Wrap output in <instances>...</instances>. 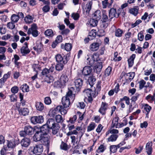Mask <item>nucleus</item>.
I'll use <instances>...</instances> for the list:
<instances>
[{
  "label": "nucleus",
  "mask_w": 155,
  "mask_h": 155,
  "mask_svg": "<svg viewBox=\"0 0 155 155\" xmlns=\"http://www.w3.org/2000/svg\"><path fill=\"white\" fill-rule=\"evenodd\" d=\"M11 20L14 23H16L19 19V17L17 15L13 14L11 17Z\"/></svg>",
  "instance_id": "49530a36"
},
{
  "label": "nucleus",
  "mask_w": 155,
  "mask_h": 155,
  "mask_svg": "<svg viewBox=\"0 0 155 155\" xmlns=\"http://www.w3.org/2000/svg\"><path fill=\"white\" fill-rule=\"evenodd\" d=\"M19 143V141L16 140H7V147L8 149L9 148H13Z\"/></svg>",
  "instance_id": "2eb2a0df"
},
{
  "label": "nucleus",
  "mask_w": 155,
  "mask_h": 155,
  "mask_svg": "<svg viewBox=\"0 0 155 155\" xmlns=\"http://www.w3.org/2000/svg\"><path fill=\"white\" fill-rule=\"evenodd\" d=\"M69 55L68 54L64 55L63 54H58L55 56L56 61L57 63L67 64L69 60Z\"/></svg>",
  "instance_id": "39448f33"
},
{
  "label": "nucleus",
  "mask_w": 155,
  "mask_h": 155,
  "mask_svg": "<svg viewBox=\"0 0 155 155\" xmlns=\"http://www.w3.org/2000/svg\"><path fill=\"white\" fill-rule=\"evenodd\" d=\"M112 69L111 67L110 66L108 67V68L105 70L104 77H107L109 76L111 73Z\"/></svg>",
  "instance_id": "79ce46f5"
},
{
  "label": "nucleus",
  "mask_w": 155,
  "mask_h": 155,
  "mask_svg": "<svg viewBox=\"0 0 155 155\" xmlns=\"http://www.w3.org/2000/svg\"><path fill=\"white\" fill-rule=\"evenodd\" d=\"M30 140L29 138L25 137L21 140V144L22 147H27L30 145Z\"/></svg>",
  "instance_id": "a211bd4d"
},
{
  "label": "nucleus",
  "mask_w": 155,
  "mask_h": 155,
  "mask_svg": "<svg viewBox=\"0 0 155 155\" xmlns=\"http://www.w3.org/2000/svg\"><path fill=\"white\" fill-rule=\"evenodd\" d=\"M71 71L70 70L66 71L64 74H63L61 78H70L71 76Z\"/></svg>",
  "instance_id": "37998d69"
},
{
  "label": "nucleus",
  "mask_w": 155,
  "mask_h": 155,
  "mask_svg": "<svg viewBox=\"0 0 155 155\" xmlns=\"http://www.w3.org/2000/svg\"><path fill=\"white\" fill-rule=\"evenodd\" d=\"M144 109L148 113H149L151 110V107L147 104H145L143 105Z\"/></svg>",
  "instance_id": "4d7b16f0"
},
{
  "label": "nucleus",
  "mask_w": 155,
  "mask_h": 155,
  "mask_svg": "<svg viewBox=\"0 0 155 155\" xmlns=\"http://www.w3.org/2000/svg\"><path fill=\"white\" fill-rule=\"evenodd\" d=\"M96 126V124L94 123L91 122L87 127V131L89 132L94 130Z\"/></svg>",
  "instance_id": "4c0bfd02"
},
{
  "label": "nucleus",
  "mask_w": 155,
  "mask_h": 155,
  "mask_svg": "<svg viewBox=\"0 0 155 155\" xmlns=\"http://www.w3.org/2000/svg\"><path fill=\"white\" fill-rule=\"evenodd\" d=\"M66 64L64 63H57L55 66L56 70L59 71L62 70L64 65Z\"/></svg>",
  "instance_id": "c756f323"
},
{
  "label": "nucleus",
  "mask_w": 155,
  "mask_h": 155,
  "mask_svg": "<svg viewBox=\"0 0 155 155\" xmlns=\"http://www.w3.org/2000/svg\"><path fill=\"white\" fill-rule=\"evenodd\" d=\"M14 22L11 21L8 22L7 25V26L8 28L11 29H13L15 27V25Z\"/></svg>",
  "instance_id": "603ef678"
},
{
  "label": "nucleus",
  "mask_w": 155,
  "mask_h": 155,
  "mask_svg": "<svg viewBox=\"0 0 155 155\" xmlns=\"http://www.w3.org/2000/svg\"><path fill=\"white\" fill-rule=\"evenodd\" d=\"M50 137L49 135H34L33 140L35 142L40 141L41 143L49 148L50 146Z\"/></svg>",
  "instance_id": "7ed1b4c3"
},
{
  "label": "nucleus",
  "mask_w": 155,
  "mask_h": 155,
  "mask_svg": "<svg viewBox=\"0 0 155 155\" xmlns=\"http://www.w3.org/2000/svg\"><path fill=\"white\" fill-rule=\"evenodd\" d=\"M136 57V55L134 54H133L128 59L127 61L129 66L132 67L134 64V60Z\"/></svg>",
  "instance_id": "b1692460"
},
{
  "label": "nucleus",
  "mask_w": 155,
  "mask_h": 155,
  "mask_svg": "<svg viewBox=\"0 0 155 155\" xmlns=\"http://www.w3.org/2000/svg\"><path fill=\"white\" fill-rule=\"evenodd\" d=\"M123 33V31L120 29L118 28L115 31V35L117 37H120L122 36Z\"/></svg>",
  "instance_id": "3c124183"
},
{
  "label": "nucleus",
  "mask_w": 155,
  "mask_h": 155,
  "mask_svg": "<svg viewBox=\"0 0 155 155\" xmlns=\"http://www.w3.org/2000/svg\"><path fill=\"white\" fill-rule=\"evenodd\" d=\"M101 81H98L96 84V89H95L94 91H92L91 89H85L83 91L85 94V98L87 99V100L89 102H91L93 100V97H95L97 95L98 92L101 91Z\"/></svg>",
  "instance_id": "f03ea898"
},
{
  "label": "nucleus",
  "mask_w": 155,
  "mask_h": 155,
  "mask_svg": "<svg viewBox=\"0 0 155 155\" xmlns=\"http://www.w3.org/2000/svg\"><path fill=\"white\" fill-rule=\"evenodd\" d=\"M96 79L95 78H89L87 84H88L91 87H92L94 84Z\"/></svg>",
  "instance_id": "c03bdc74"
},
{
  "label": "nucleus",
  "mask_w": 155,
  "mask_h": 155,
  "mask_svg": "<svg viewBox=\"0 0 155 155\" xmlns=\"http://www.w3.org/2000/svg\"><path fill=\"white\" fill-rule=\"evenodd\" d=\"M106 147L104 144H101L98 147L96 152L99 153H102L106 149Z\"/></svg>",
  "instance_id": "e433bc0d"
},
{
  "label": "nucleus",
  "mask_w": 155,
  "mask_h": 155,
  "mask_svg": "<svg viewBox=\"0 0 155 155\" xmlns=\"http://www.w3.org/2000/svg\"><path fill=\"white\" fill-rule=\"evenodd\" d=\"M102 68V62H100L97 63L94 67V71L92 74V78L101 77V74H100L99 76H98V75L100 74Z\"/></svg>",
  "instance_id": "423d86ee"
},
{
  "label": "nucleus",
  "mask_w": 155,
  "mask_h": 155,
  "mask_svg": "<svg viewBox=\"0 0 155 155\" xmlns=\"http://www.w3.org/2000/svg\"><path fill=\"white\" fill-rule=\"evenodd\" d=\"M43 47L42 44L40 43H37L35 46L33 47V49L37 51H41L42 48Z\"/></svg>",
  "instance_id": "58836bf2"
},
{
  "label": "nucleus",
  "mask_w": 155,
  "mask_h": 155,
  "mask_svg": "<svg viewBox=\"0 0 155 155\" xmlns=\"http://www.w3.org/2000/svg\"><path fill=\"white\" fill-rule=\"evenodd\" d=\"M18 111L20 115L26 116L29 113V110L27 108H18Z\"/></svg>",
  "instance_id": "aec40b11"
},
{
  "label": "nucleus",
  "mask_w": 155,
  "mask_h": 155,
  "mask_svg": "<svg viewBox=\"0 0 155 155\" xmlns=\"http://www.w3.org/2000/svg\"><path fill=\"white\" fill-rule=\"evenodd\" d=\"M96 31L95 30L92 29L89 33L88 36L90 38V39H93L96 37Z\"/></svg>",
  "instance_id": "f704fd0d"
},
{
  "label": "nucleus",
  "mask_w": 155,
  "mask_h": 155,
  "mask_svg": "<svg viewBox=\"0 0 155 155\" xmlns=\"http://www.w3.org/2000/svg\"><path fill=\"white\" fill-rule=\"evenodd\" d=\"M119 119V118L118 117H115L113 119L111 125L112 128L115 127L117 128L118 127L117 126L118 123V121Z\"/></svg>",
  "instance_id": "bb28decb"
},
{
  "label": "nucleus",
  "mask_w": 155,
  "mask_h": 155,
  "mask_svg": "<svg viewBox=\"0 0 155 155\" xmlns=\"http://www.w3.org/2000/svg\"><path fill=\"white\" fill-rule=\"evenodd\" d=\"M142 22V21L138 19L137 20L136 22L134 23H132L131 25V26L132 28H134L135 27H136L138 25H139L140 23Z\"/></svg>",
  "instance_id": "338daca9"
},
{
  "label": "nucleus",
  "mask_w": 155,
  "mask_h": 155,
  "mask_svg": "<svg viewBox=\"0 0 155 155\" xmlns=\"http://www.w3.org/2000/svg\"><path fill=\"white\" fill-rule=\"evenodd\" d=\"M32 67L34 71L36 72V73L31 78H37L38 73L40 71L41 68L39 64H33L32 65Z\"/></svg>",
  "instance_id": "6ab92c4d"
},
{
  "label": "nucleus",
  "mask_w": 155,
  "mask_h": 155,
  "mask_svg": "<svg viewBox=\"0 0 155 155\" xmlns=\"http://www.w3.org/2000/svg\"><path fill=\"white\" fill-rule=\"evenodd\" d=\"M68 90L66 95L62 97L61 101L63 107L66 108L68 107L70 104V98L73 101L75 97V90L73 88H70Z\"/></svg>",
  "instance_id": "f257e3e1"
},
{
  "label": "nucleus",
  "mask_w": 155,
  "mask_h": 155,
  "mask_svg": "<svg viewBox=\"0 0 155 155\" xmlns=\"http://www.w3.org/2000/svg\"><path fill=\"white\" fill-rule=\"evenodd\" d=\"M102 21H110L109 18H108L107 15L106 13L105 10H103L102 11Z\"/></svg>",
  "instance_id": "c9c22d12"
},
{
  "label": "nucleus",
  "mask_w": 155,
  "mask_h": 155,
  "mask_svg": "<svg viewBox=\"0 0 155 155\" xmlns=\"http://www.w3.org/2000/svg\"><path fill=\"white\" fill-rule=\"evenodd\" d=\"M120 14L118 11L117 12L116 9L114 8H111L109 11V18L110 21L114 18H117L119 17Z\"/></svg>",
  "instance_id": "1a4fd4ad"
},
{
  "label": "nucleus",
  "mask_w": 155,
  "mask_h": 155,
  "mask_svg": "<svg viewBox=\"0 0 155 155\" xmlns=\"http://www.w3.org/2000/svg\"><path fill=\"white\" fill-rule=\"evenodd\" d=\"M110 154L111 153H115L117 152V149L116 145H112L110 146Z\"/></svg>",
  "instance_id": "13d9d810"
},
{
  "label": "nucleus",
  "mask_w": 155,
  "mask_h": 155,
  "mask_svg": "<svg viewBox=\"0 0 155 155\" xmlns=\"http://www.w3.org/2000/svg\"><path fill=\"white\" fill-rule=\"evenodd\" d=\"M49 129L46 124L40 127L39 130L35 132L34 135H49Z\"/></svg>",
  "instance_id": "0eeeda50"
},
{
  "label": "nucleus",
  "mask_w": 155,
  "mask_h": 155,
  "mask_svg": "<svg viewBox=\"0 0 155 155\" xmlns=\"http://www.w3.org/2000/svg\"><path fill=\"white\" fill-rule=\"evenodd\" d=\"M44 34L46 36L50 37H52L54 35L52 30L51 29H47L45 32Z\"/></svg>",
  "instance_id": "473e14b6"
},
{
  "label": "nucleus",
  "mask_w": 155,
  "mask_h": 155,
  "mask_svg": "<svg viewBox=\"0 0 155 155\" xmlns=\"http://www.w3.org/2000/svg\"><path fill=\"white\" fill-rule=\"evenodd\" d=\"M20 88L24 92H28L29 91V86L26 84L22 85Z\"/></svg>",
  "instance_id": "a19ab883"
},
{
  "label": "nucleus",
  "mask_w": 155,
  "mask_h": 155,
  "mask_svg": "<svg viewBox=\"0 0 155 155\" xmlns=\"http://www.w3.org/2000/svg\"><path fill=\"white\" fill-rule=\"evenodd\" d=\"M152 144L151 143L148 142L146 144V152L148 155H150L152 152Z\"/></svg>",
  "instance_id": "5701e85b"
},
{
  "label": "nucleus",
  "mask_w": 155,
  "mask_h": 155,
  "mask_svg": "<svg viewBox=\"0 0 155 155\" xmlns=\"http://www.w3.org/2000/svg\"><path fill=\"white\" fill-rule=\"evenodd\" d=\"M118 137V135L117 134H112L108 138H107V142L115 141Z\"/></svg>",
  "instance_id": "7c9ffc66"
},
{
  "label": "nucleus",
  "mask_w": 155,
  "mask_h": 155,
  "mask_svg": "<svg viewBox=\"0 0 155 155\" xmlns=\"http://www.w3.org/2000/svg\"><path fill=\"white\" fill-rule=\"evenodd\" d=\"M93 18L96 20H99L101 18V11L99 10H97L95 11L93 14Z\"/></svg>",
  "instance_id": "a878e982"
},
{
  "label": "nucleus",
  "mask_w": 155,
  "mask_h": 155,
  "mask_svg": "<svg viewBox=\"0 0 155 155\" xmlns=\"http://www.w3.org/2000/svg\"><path fill=\"white\" fill-rule=\"evenodd\" d=\"M118 55V53L117 52H115L114 53V57L113 58V60H114V61H120L121 60L122 58L120 56L117 57Z\"/></svg>",
  "instance_id": "8fccbe9b"
},
{
  "label": "nucleus",
  "mask_w": 155,
  "mask_h": 155,
  "mask_svg": "<svg viewBox=\"0 0 155 155\" xmlns=\"http://www.w3.org/2000/svg\"><path fill=\"white\" fill-rule=\"evenodd\" d=\"M55 120L57 123L59 124V123L61 124L63 123L64 120V119L61 115L58 114L55 116Z\"/></svg>",
  "instance_id": "c85d7f7f"
},
{
  "label": "nucleus",
  "mask_w": 155,
  "mask_h": 155,
  "mask_svg": "<svg viewBox=\"0 0 155 155\" xmlns=\"http://www.w3.org/2000/svg\"><path fill=\"white\" fill-rule=\"evenodd\" d=\"M50 8V5H45L42 8V10L45 13L49 11Z\"/></svg>",
  "instance_id": "bf43d9fd"
},
{
  "label": "nucleus",
  "mask_w": 155,
  "mask_h": 155,
  "mask_svg": "<svg viewBox=\"0 0 155 155\" xmlns=\"http://www.w3.org/2000/svg\"><path fill=\"white\" fill-rule=\"evenodd\" d=\"M100 44L97 42H94L91 45L90 49L92 51H97L99 48Z\"/></svg>",
  "instance_id": "4be33fe9"
},
{
  "label": "nucleus",
  "mask_w": 155,
  "mask_h": 155,
  "mask_svg": "<svg viewBox=\"0 0 155 155\" xmlns=\"http://www.w3.org/2000/svg\"><path fill=\"white\" fill-rule=\"evenodd\" d=\"M64 107L62 106H58L56 108V109L57 110H58L62 114L65 115L66 114L67 110L64 109Z\"/></svg>",
  "instance_id": "393cba45"
},
{
  "label": "nucleus",
  "mask_w": 155,
  "mask_h": 155,
  "mask_svg": "<svg viewBox=\"0 0 155 155\" xmlns=\"http://www.w3.org/2000/svg\"><path fill=\"white\" fill-rule=\"evenodd\" d=\"M35 129L30 125H26L24 127L23 131L20 132V135L21 137H25L27 135H31L33 134Z\"/></svg>",
  "instance_id": "20e7f679"
},
{
  "label": "nucleus",
  "mask_w": 155,
  "mask_h": 155,
  "mask_svg": "<svg viewBox=\"0 0 155 155\" xmlns=\"http://www.w3.org/2000/svg\"><path fill=\"white\" fill-rule=\"evenodd\" d=\"M44 119L42 116H38L31 117V120L32 123L36 124L37 123H42L44 121Z\"/></svg>",
  "instance_id": "9b49d317"
},
{
  "label": "nucleus",
  "mask_w": 155,
  "mask_h": 155,
  "mask_svg": "<svg viewBox=\"0 0 155 155\" xmlns=\"http://www.w3.org/2000/svg\"><path fill=\"white\" fill-rule=\"evenodd\" d=\"M35 106L37 110L39 111H42L44 109V104L41 102H36Z\"/></svg>",
  "instance_id": "412c9836"
},
{
  "label": "nucleus",
  "mask_w": 155,
  "mask_h": 155,
  "mask_svg": "<svg viewBox=\"0 0 155 155\" xmlns=\"http://www.w3.org/2000/svg\"><path fill=\"white\" fill-rule=\"evenodd\" d=\"M8 148L7 147L4 146L0 151L1 155H7V153L8 151Z\"/></svg>",
  "instance_id": "864d4df0"
},
{
  "label": "nucleus",
  "mask_w": 155,
  "mask_h": 155,
  "mask_svg": "<svg viewBox=\"0 0 155 155\" xmlns=\"http://www.w3.org/2000/svg\"><path fill=\"white\" fill-rule=\"evenodd\" d=\"M83 81L80 78H78L75 80L74 81L75 87H72L71 88H73L75 90V94L76 92L79 91L81 88L82 85Z\"/></svg>",
  "instance_id": "9d476101"
},
{
  "label": "nucleus",
  "mask_w": 155,
  "mask_h": 155,
  "mask_svg": "<svg viewBox=\"0 0 155 155\" xmlns=\"http://www.w3.org/2000/svg\"><path fill=\"white\" fill-rule=\"evenodd\" d=\"M51 101L49 97H46L45 98L44 102L47 105H49L51 103Z\"/></svg>",
  "instance_id": "0e129e2a"
},
{
  "label": "nucleus",
  "mask_w": 155,
  "mask_h": 155,
  "mask_svg": "<svg viewBox=\"0 0 155 155\" xmlns=\"http://www.w3.org/2000/svg\"><path fill=\"white\" fill-rule=\"evenodd\" d=\"M98 21L93 18H92L90 20L89 24L92 27L95 26L97 25Z\"/></svg>",
  "instance_id": "a18cd8bd"
},
{
  "label": "nucleus",
  "mask_w": 155,
  "mask_h": 155,
  "mask_svg": "<svg viewBox=\"0 0 155 155\" xmlns=\"http://www.w3.org/2000/svg\"><path fill=\"white\" fill-rule=\"evenodd\" d=\"M135 75V73L134 72H130L124 75V77L126 78L129 77V78H134Z\"/></svg>",
  "instance_id": "69168bd1"
},
{
  "label": "nucleus",
  "mask_w": 155,
  "mask_h": 155,
  "mask_svg": "<svg viewBox=\"0 0 155 155\" xmlns=\"http://www.w3.org/2000/svg\"><path fill=\"white\" fill-rule=\"evenodd\" d=\"M33 19L31 16L28 15L25 18L24 20L26 23L30 24L32 22Z\"/></svg>",
  "instance_id": "ea45409f"
},
{
  "label": "nucleus",
  "mask_w": 155,
  "mask_h": 155,
  "mask_svg": "<svg viewBox=\"0 0 155 155\" xmlns=\"http://www.w3.org/2000/svg\"><path fill=\"white\" fill-rule=\"evenodd\" d=\"M27 33L28 35L31 34L34 37H37L38 35V31L37 30V27L35 24H33L31 28L28 29Z\"/></svg>",
  "instance_id": "6e6552de"
},
{
  "label": "nucleus",
  "mask_w": 155,
  "mask_h": 155,
  "mask_svg": "<svg viewBox=\"0 0 155 155\" xmlns=\"http://www.w3.org/2000/svg\"><path fill=\"white\" fill-rule=\"evenodd\" d=\"M91 58H88L87 59V62L88 64L92 66L94 63L95 59L94 58V55H91Z\"/></svg>",
  "instance_id": "72a5a7b5"
},
{
  "label": "nucleus",
  "mask_w": 155,
  "mask_h": 155,
  "mask_svg": "<svg viewBox=\"0 0 155 155\" xmlns=\"http://www.w3.org/2000/svg\"><path fill=\"white\" fill-rule=\"evenodd\" d=\"M107 104L106 102H102V104L99 110V112L102 115L106 114V111L107 109Z\"/></svg>",
  "instance_id": "dca6fc26"
},
{
  "label": "nucleus",
  "mask_w": 155,
  "mask_h": 155,
  "mask_svg": "<svg viewBox=\"0 0 155 155\" xmlns=\"http://www.w3.org/2000/svg\"><path fill=\"white\" fill-rule=\"evenodd\" d=\"M54 119L52 118H49L47 122L46 125L50 128L52 124L54 123Z\"/></svg>",
  "instance_id": "09e8293b"
},
{
  "label": "nucleus",
  "mask_w": 155,
  "mask_h": 155,
  "mask_svg": "<svg viewBox=\"0 0 155 155\" xmlns=\"http://www.w3.org/2000/svg\"><path fill=\"white\" fill-rule=\"evenodd\" d=\"M97 34L99 37L104 36L105 35V32L103 28L99 29L97 31Z\"/></svg>",
  "instance_id": "680f3d73"
},
{
  "label": "nucleus",
  "mask_w": 155,
  "mask_h": 155,
  "mask_svg": "<svg viewBox=\"0 0 155 155\" xmlns=\"http://www.w3.org/2000/svg\"><path fill=\"white\" fill-rule=\"evenodd\" d=\"M77 119V116L75 115H74L73 116V117L70 118V120L68 121V122L71 124H73L75 122Z\"/></svg>",
  "instance_id": "774afa93"
},
{
  "label": "nucleus",
  "mask_w": 155,
  "mask_h": 155,
  "mask_svg": "<svg viewBox=\"0 0 155 155\" xmlns=\"http://www.w3.org/2000/svg\"><path fill=\"white\" fill-rule=\"evenodd\" d=\"M144 38L143 32L140 31L138 34V38L140 41H142Z\"/></svg>",
  "instance_id": "e2e57ef3"
},
{
  "label": "nucleus",
  "mask_w": 155,
  "mask_h": 155,
  "mask_svg": "<svg viewBox=\"0 0 155 155\" xmlns=\"http://www.w3.org/2000/svg\"><path fill=\"white\" fill-rule=\"evenodd\" d=\"M54 86L57 88H61L63 87L59 79L54 82Z\"/></svg>",
  "instance_id": "6e6d98bb"
},
{
  "label": "nucleus",
  "mask_w": 155,
  "mask_h": 155,
  "mask_svg": "<svg viewBox=\"0 0 155 155\" xmlns=\"http://www.w3.org/2000/svg\"><path fill=\"white\" fill-rule=\"evenodd\" d=\"M71 17L75 20H78L80 17L79 14L77 13H73L71 14Z\"/></svg>",
  "instance_id": "052dcab7"
},
{
  "label": "nucleus",
  "mask_w": 155,
  "mask_h": 155,
  "mask_svg": "<svg viewBox=\"0 0 155 155\" xmlns=\"http://www.w3.org/2000/svg\"><path fill=\"white\" fill-rule=\"evenodd\" d=\"M24 45V46H23L20 49L21 52L23 56L25 55L30 51L28 47V43L26 42H25Z\"/></svg>",
  "instance_id": "4468645a"
},
{
  "label": "nucleus",
  "mask_w": 155,
  "mask_h": 155,
  "mask_svg": "<svg viewBox=\"0 0 155 155\" xmlns=\"http://www.w3.org/2000/svg\"><path fill=\"white\" fill-rule=\"evenodd\" d=\"M72 48V45L70 43H66L64 46L65 50L67 51H69L71 50Z\"/></svg>",
  "instance_id": "5fc2aeb1"
},
{
  "label": "nucleus",
  "mask_w": 155,
  "mask_h": 155,
  "mask_svg": "<svg viewBox=\"0 0 155 155\" xmlns=\"http://www.w3.org/2000/svg\"><path fill=\"white\" fill-rule=\"evenodd\" d=\"M41 74L43 77L50 78L51 76L48 69L45 68L42 70Z\"/></svg>",
  "instance_id": "cd10ccee"
},
{
  "label": "nucleus",
  "mask_w": 155,
  "mask_h": 155,
  "mask_svg": "<svg viewBox=\"0 0 155 155\" xmlns=\"http://www.w3.org/2000/svg\"><path fill=\"white\" fill-rule=\"evenodd\" d=\"M138 9L137 7H134L133 8H131L129 10V12L130 14L135 16L137 15L138 13Z\"/></svg>",
  "instance_id": "2f4dec72"
},
{
  "label": "nucleus",
  "mask_w": 155,
  "mask_h": 155,
  "mask_svg": "<svg viewBox=\"0 0 155 155\" xmlns=\"http://www.w3.org/2000/svg\"><path fill=\"white\" fill-rule=\"evenodd\" d=\"M59 80L63 86L66 85V84L68 82V78H60Z\"/></svg>",
  "instance_id": "de8ad7c7"
},
{
  "label": "nucleus",
  "mask_w": 155,
  "mask_h": 155,
  "mask_svg": "<svg viewBox=\"0 0 155 155\" xmlns=\"http://www.w3.org/2000/svg\"><path fill=\"white\" fill-rule=\"evenodd\" d=\"M60 128L59 124L54 120V123L52 124L49 129L52 130V133L53 134H55L58 132Z\"/></svg>",
  "instance_id": "ddd939ff"
},
{
  "label": "nucleus",
  "mask_w": 155,
  "mask_h": 155,
  "mask_svg": "<svg viewBox=\"0 0 155 155\" xmlns=\"http://www.w3.org/2000/svg\"><path fill=\"white\" fill-rule=\"evenodd\" d=\"M82 73L84 76L90 75L89 78H92V74L93 72H92V69L90 66H87L84 67L83 69Z\"/></svg>",
  "instance_id": "f8f14e48"
},
{
  "label": "nucleus",
  "mask_w": 155,
  "mask_h": 155,
  "mask_svg": "<svg viewBox=\"0 0 155 155\" xmlns=\"http://www.w3.org/2000/svg\"><path fill=\"white\" fill-rule=\"evenodd\" d=\"M43 151V146L42 144H39L36 145L33 150V152L35 154L38 153H41Z\"/></svg>",
  "instance_id": "f3484780"
}]
</instances>
